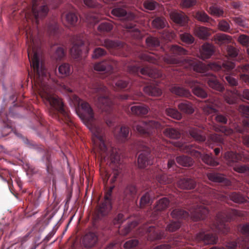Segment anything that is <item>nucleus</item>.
I'll return each mask as SVG.
<instances>
[{"mask_svg": "<svg viewBox=\"0 0 249 249\" xmlns=\"http://www.w3.org/2000/svg\"><path fill=\"white\" fill-rule=\"evenodd\" d=\"M60 0H33L32 13L26 12L25 18L26 22L24 24L26 36L28 57L31 66L36 74L34 77L35 88L38 91L45 104L52 109H64L61 100L56 95L53 88L48 84L49 74L44 64L39 59L40 40L36 37V26L40 19L45 17L48 12L47 4H58Z\"/></svg>", "mask_w": 249, "mask_h": 249, "instance_id": "nucleus-1", "label": "nucleus"}, {"mask_svg": "<svg viewBox=\"0 0 249 249\" xmlns=\"http://www.w3.org/2000/svg\"><path fill=\"white\" fill-rule=\"evenodd\" d=\"M164 61L169 64H178L179 66L184 67H189L197 72L200 73L202 76H205L203 80L206 81L209 86L218 91H222L224 89L223 86L217 80L215 76L208 72V70L214 71H222L225 72H230L235 67V64L231 62H225L221 64L213 62L206 65L201 62L195 60H187L180 62L178 60L170 56H166L163 58Z\"/></svg>", "mask_w": 249, "mask_h": 249, "instance_id": "nucleus-2", "label": "nucleus"}, {"mask_svg": "<svg viewBox=\"0 0 249 249\" xmlns=\"http://www.w3.org/2000/svg\"><path fill=\"white\" fill-rule=\"evenodd\" d=\"M90 130L94 136L93 141L96 158L101 161H107L110 165L117 164L120 159L119 156L116 148H114L111 144L105 142L103 129L96 126H92Z\"/></svg>", "mask_w": 249, "mask_h": 249, "instance_id": "nucleus-3", "label": "nucleus"}, {"mask_svg": "<svg viewBox=\"0 0 249 249\" xmlns=\"http://www.w3.org/2000/svg\"><path fill=\"white\" fill-rule=\"evenodd\" d=\"M189 211L190 214L186 211L176 209L172 212L171 215L173 218L176 219L186 218L190 215L194 220L197 221L204 219L209 213L208 208L202 205Z\"/></svg>", "mask_w": 249, "mask_h": 249, "instance_id": "nucleus-4", "label": "nucleus"}, {"mask_svg": "<svg viewBox=\"0 0 249 249\" xmlns=\"http://www.w3.org/2000/svg\"><path fill=\"white\" fill-rule=\"evenodd\" d=\"M175 145L176 146L179 147L180 150L183 152L190 153L191 155L196 158L201 159L203 162L208 165L214 166L218 164L211 156L208 154H201L196 150L192 149V146L191 145L187 144H180L178 142L176 143Z\"/></svg>", "mask_w": 249, "mask_h": 249, "instance_id": "nucleus-5", "label": "nucleus"}, {"mask_svg": "<svg viewBox=\"0 0 249 249\" xmlns=\"http://www.w3.org/2000/svg\"><path fill=\"white\" fill-rule=\"evenodd\" d=\"M114 187V186L110 187L109 189L105 195L104 202L97 209L96 214L98 218L107 215L111 210V196Z\"/></svg>", "mask_w": 249, "mask_h": 249, "instance_id": "nucleus-6", "label": "nucleus"}, {"mask_svg": "<svg viewBox=\"0 0 249 249\" xmlns=\"http://www.w3.org/2000/svg\"><path fill=\"white\" fill-rule=\"evenodd\" d=\"M71 100L73 103V106L76 109L77 108H81L84 113V117L89 121L92 120L93 118L92 109L88 103L83 102L78 96L76 95L73 96ZM76 111L77 114L80 116L76 109Z\"/></svg>", "mask_w": 249, "mask_h": 249, "instance_id": "nucleus-7", "label": "nucleus"}, {"mask_svg": "<svg viewBox=\"0 0 249 249\" xmlns=\"http://www.w3.org/2000/svg\"><path fill=\"white\" fill-rule=\"evenodd\" d=\"M162 127L161 124L155 121L148 122H142L136 126V130L140 134H149L153 132V129H160Z\"/></svg>", "mask_w": 249, "mask_h": 249, "instance_id": "nucleus-8", "label": "nucleus"}, {"mask_svg": "<svg viewBox=\"0 0 249 249\" xmlns=\"http://www.w3.org/2000/svg\"><path fill=\"white\" fill-rule=\"evenodd\" d=\"M221 103L219 100L213 98L210 99L205 102L203 107L204 112L208 114H215L217 112V108L220 107Z\"/></svg>", "mask_w": 249, "mask_h": 249, "instance_id": "nucleus-9", "label": "nucleus"}, {"mask_svg": "<svg viewBox=\"0 0 249 249\" xmlns=\"http://www.w3.org/2000/svg\"><path fill=\"white\" fill-rule=\"evenodd\" d=\"M196 239L198 241H202L205 244H214L217 243V236L204 232H200L196 235Z\"/></svg>", "mask_w": 249, "mask_h": 249, "instance_id": "nucleus-10", "label": "nucleus"}, {"mask_svg": "<svg viewBox=\"0 0 249 249\" xmlns=\"http://www.w3.org/2000/svg\"><path fill=\"white\" fill-rule=\"evenodd\" d=\"M185 83L192 89L193 93L196 96L202 98L207 97V93L204 90L199 87L198 83L196 81L188 80L186 81Z\"/></svg>", "mask_w": 249, "mask_h": 249, "instance_id": "nucleus-11", "label": "nucleus"}, {"mask_svg": "<svg viewBox=\"0 0 249 249\" xmlns=\"http://www.w3.org/2000/svg\"><path fill=\"white\" fill-rule=\"evenodd\" d=\"M229 220V218H224L221 217V215H218L217 216V219L216 222V224L213 225L211 229L213 231H218V232H222L223 233H226L228 231V227L225 223V222L228 221Z\"/></svg>", "mask_w": 249, "mask_h": 249, "instance_id": "nucleus-12", "label": "nucleus"}, {"mask_svg": "<svg viewBox=\"0 0 249 249\" xmlns=\"http://www.w3.org/2000/svg\"><path fill=\"white\" fill-rule=\"evenodd\" d=\"M62 20L64 24L66 26L73 27L76 25L78 21V17L75 13L68 12L65 14H62Z\"/></svg>", "mask_w": 249, "mask_h": 249, "instance_id": "nucleus-13", "label": "nucleus"}, {"mask_svg": "<svg viewBox=\"0 0 249 249\" xmlns=\"http://www.w3.org/2000/svg\"><path fill=\"white\" fill-rule=\"evenodd\" d=\"M170 17L174 22L180 25H184L188 22L187 17L182 13L172 11L170 13Z\"/></svg>", "mask_w": 249, "mask_h": 249, "instance_id": "nucleus-14", "label": "nucleus"}, {"mask_svg": "<svg viewBox=\"0 0 249 249\" xmlns=\"http://www.w3.org/2000/svg\"><path fill=\"white\" fill-rule=\"evenodd\" d=\"M214 47L210 44L205 43L200 51L199 57L202 59L209 58L214 53Z\"/></svg>", "mask_w": 249, "mask_h": 249, "instance_id": "nucleus-15", "label": "nucleus"}, {"mask_svg": "<svg viewBox=\"0 0 249 249\" xmlns=\"http://www.w3.org/2000/svg\"><path fill=\"white\" fill-rule=\"evenodd\" d=\"M111 13L114 16L118 18L125 17L124 18L127 21H131L135 18V15L131 13L127 14L125 10L120 8L113 9L111 11Z\"/></svg>", "mask_w": 249, "mask_h": 249, "instance_id": "nucleus-16", "label": "nucleus"}, {"mask_svg": "<svg viewBox=\"0 0 249 249\" xmlns=\"http://www.w3.org/2000/svg\"><path fill=\"white\" fill-rule=\"evenodd\" d=\"M97 240V236L95 233L89 232L84 236L83 244L86 248H91L95 245Z\"/></svg>", "mask_w": 249, "mask_h": 249, "instance_id": "nucleus-17", "label": "nucleus"}, {"mask_svg": "<svg viewBox=\"0 0 249 249\" xmlns=\"http://www.w3.org/2000/svg\"><path fill=\"white\" fill-rule=\"evenodd\" d=\"M73 45L71 49V54L74 58H78L80 55L79 47L83 44V40L79 37H76L73 41Z\"/></svg>", "mask_w": 249, "mask_h": 249, "instance_id": "nucleus-18", "label": "nucleus"}, {"mask_svg": "<svg viewBox=\"0 0 249 249\" xmlns=\"http://www.w3.org/2000/svg\"><path fill=\"white\" fill-rule=\"evenodd\" d=\"M241 96L238 90L234 89L233 91H227L224 98L227 103L233 104L237 102V98Z\"/></svg>", "mask_w": 249, "mask_h": 249, "instance_id": "nucleus-19", "label": "nucleus"}, {"mask_svg": "<svg viewBox=\"0 0 249 249\" xmlns=\"http://www.w3.org/2000/svg\"><path fill=\"white\" fill-rule=\"evenodd\" d=\"M194 34L196 36L202 39H207L211 34L210 29L203 26L196 27L194 30Z\"/></svg>", "mask_w": 249, "mask_h": 249, "instance_id": "nucleus-20", "label": "nucleus"}, {"mask_svg": "<svg viewBox=\"0 0 249 249\" xmlns=\"http://www.w3.org/2000/svg\"><path fill=\"white\" fill-rule=\"evenodd\" d=\"M100 173L104 181H107L110 177H112L110 179V182L113 183L115 181L116 179L119 175V172L117 170H114L113 171L112 174L111 175H109L108 172H107L105 169L103 168H101Z\"/></svg>", "mask_w": 249, "mask_h": 249, "instance_id": "nucleus-21", "label": "nucleus"}, {"mask_svg": "<svg viewBox=\"0 0 249 249\" xmlns=\"http://www.w3.org/2000/svg\"><path fill=\"white\" fill-rule=\"evenodd\" d=\"M98 107L103 111H107L112 104L111 101L107 98L105 97H99L96 103Z\"/></svg>", "mask_w": 249, "mask_h": 249, "instance_id": "nucleus-22", "label": "nucleus"}, {"mask_svg": "<svg viewBox=\"0 0 249 249\" xmlns=\"http://www.w3.org/2000/svg\"><path fill=\"white\" fill-rule=\"evenodd\" d=\"M141 73L144 75H147L149 77L154 79L160 77V72L156 69H152L149 67H145L141 70Z\"/></svg>", "mask_w": 249, "mask_h": 249, "instance_id": "nucleus-23", "label": "nucleus"}, {"mask_svg": "<svg viewBox=\"0 0 249 249\" xmlns=\"http://www.w3.org/2000/svg\"><path fill=\"white\" fill-rule=\"evenodd\" d=\"M94 70L98 71H105L108 72L112 69V67L108 62L103 61L95 64L94 66Z\"/></svg>", "mask_w": 249, "mask_h": 249, "instance_id": "nucleus-24", "label": "nucleus"}, {"mask_svg": "<svg viewBox=\"0 0 249 249\" xmlns=\"http://www.w3.org/2000/svg\"><path fill=\"white\" fill-rule=\"evenodd\" d=\"M214 41L218 45H222L231 42V37L224 34H218L214 36Z\"/></svg>", "mask_w": 249, "mask_h": 249, "instance_id": "nucleus-25", "label": "nucleus"}, {"mask_svg": "<svg viewBox=\"0 0 249 249\" xmlns=\"http://www.w3.org/2000/svg\"><path fill=\"white\" fill-rule=\"evenodd\" d=\"M224 158L229 165H231L232 163L240 160H242L240 155L237 154L233 152H228L225 153Z\"/></svg>", "mask_w": 249, "mask_h": 249, "instance_id": "nucleus-26", "label": "nucleus"}, {"mask_svg": "<svg viewBox=\"0 0 249 249\" xmlns=\"http://www.w3.org/2000/svg\"><path fill=\"white\" fill-rule=\"evenodd\" d=\"M189 132L190 136L197 141L203 142L205 140V136L202 134L201 132L196 128H190Z\"/></svg>", "mask_w": 249, "mask_h": 249, "instance_id": "nucleus-27", "label": "nucleus"}, {"mask_svg": "<svg viewBox=\"0 0 249 249\" xmlns=\"http://www.w3.org/2000/svg\"><path fill=\"white\" fill-rule=\"evenodd\" d=\"M178 185L182 189H192L194 188L195 182L192 179H182L178 181Z\"/></svg>", "mask_w": 249, "mask_h": 249, "instance_id": "nucleus-28", "label": "nucleus"}, {"mask_svg": "<svg viewBox=\"0 0 249 249\" xmlns=\"http://www.w3.org/2000/svg\"><path fill=\"white\" fill-rule=\"evenodd\" d=\"M153 163V161L148 159L147 155L145 153H141L138 157V164L140 168H144L147 165L152 164Z\"/></svg>", "mask_w": 249, "mask_h": 249, "instance_id": "nucleus-29", "label": "nucleus"}, {"mask_svg": "<svg viewBox=\"0 0 249 249\" xmlns=\"http://www.w3.org/2000/svg\"><path fill=\"white\" fill-rule=\"evenodd\" d=\"M144 92L151 96H159L161 94V90L157 86H147L144 88Z\"/></svg>", "mask_w": 249, "mask_h": 249, "instance_id": "nucleus-30", "label": "nucleus"}, {"mask_svg": "<svg viewBox=\"0 0 249 249\" xmlns=\"http://www.w3.org/2000/svg\"><path fill=\"white\" fill-rule=\"evenodd\" d=\"M123 26L128 30V31L130 33L131 35L134 38L138 39L142 38V35L140 31L136 27H134L131 23L124 24Z\"/></svg>", "mask_w": 249, "mask_h": 249, "instance_id": "nucleus-31", "label": "nucleus"}, {"mask_svg": "<svg viewBox=\"0 0 249 249\" xmlns=\"http://www.w3.org/2000/svg\"><path fill=\"white\" fill-rule=\"evenodd\" d=\"M209 14L216 17H222L224 16L223 9L215 5L211 6L207 10Z\"/></svg>", "mask_w": 249, "mask_h": 249, "instance_id": "nucleus-32", "label": "nucleus"}, {"mask_svg": "<svg viewBox=\"0 0 249 249\" xmlns=\"http://www.w3.org/2000/svg\"><path fill=\"white\" fill-rule=\"evenodd\" d=\"M170 90L172 93L180 96L188 97L190 95V92L188 90L185 89L178 86H174L172 87L171 88Z\"/></svg>", "mask_w": 249, "mask_h": 249, "instance_id": "nucleus-33", "label": "nucleus"}, {"mask_svg": "<svg viewBox=\"0 0 249 249\" xmlns=\"http://www.w3.org/2000/svg\"><path fill=\"white\" fill-rule=\"evenodd\" d=\"M131 110L133 114L136 115H145L148 113L149 108L145 106H134L131 107Z\"/></svg>", "mask_w": 249, "mask_h": 249, "instance_id": "nucleus-34", "label": "nucleus"}, {"mask_svg": "<svg viewBox=\"0 0 249 249\" xmlns=\"http://www.w3.org/2000/svg\"><path fill=\"white\" fill-rule=\"evenodd\" d=\"M178 108L182 112L191 114L194 111V109L192 105L188 101H183L178 105Z\"/></svg>", "mask_w": 249, "mask_h": 249, "instance_id": "nucleus-35", "label": "nucleus"}, {"mask_svg": "<svg viewBox=\"0 0 249 249\" xmlns=\"http://www.w3.org/2000/svg\"><path fill=\"white\" fill-rule=\"evenodd\" d=\"M224 138L222 136L217 134L211 135L208 140V144L211 146L213 144L214 145H219L223 143Z\"/></svg>", "mask_w": 249, "mask_h": 249, "instance_id": "nucleus-36", "label": "nucleus"}, {"mask_svg": "<svg viewBox=\"0 0 249 249\" xmlns=\"http://www.w3.org/2000/svg\"><path fill=\"white\" fill-rule=\"evenodd\" d=\"M177 161L179 164L186 167H189L193 164L192 159L184 156L178 157Z\"/></svg>", "mask_w": 249, "mask_h": 249, "instance_id": "nucleus-37", "label": "nucleus"}, {"mask_svg": "<svg viewBox=\"0 0 249 249\" xmlns=\"http://www.w3.org/2000/svg\"><path fill=\"white\" fill-rule=\"evenodd\" d=\"M152 24L154 28L162 29L166 26L167 22L164 18L158 17L153 20Z\"/></svg>", "mask_w": 249, "mask_h": 249, "instance_id": "nucleus-38", "label": "nucleus"}, {"mask_svg": "<svg viewBox=\"0 0 249 249\" xmlns=\"http://www.w3.org/2000/svg\"><path fill=\"white\" fill-rule=\"evenodd\" d=\"M163 133L165 136L171 139H178L180 136V132L178 130L173 128L166 129Z\"/></svg>", "mask_w": 249, "mask_h": 249, "instance_id": "nucleus-39", "label": "nucleus"}, {"mask_svg": "<svg viewBox=\"0 0 249 249\" xmlns=\"http://www.w3.org/2000/svg\"><path fill=\"white\" fill-rule=\"evenodd\" d=\"M59 73L62 76H68L71 73V68L70 65L67 63H63L58 67Z\"/></svg>", "mask_w": 249, "mask_h": 249, "instance_id": "nucleus-40", "label": "nucleus"}, {"mask_svg": "<svg viewBox=\"0 0 249 249\" xmlns=\"http://www.w3.org/2000/svg\"><path fill=\"white\" fill-rule=\"evenodd\" d=\"M154 229L155 228L153 226H150L148 228H145V230L147 232H152L154 234V237L150 239L151 240L160 239L165 236L164 232H159L158 231H156Z\"/></svg>", "mask_w": 249, "mask_h": 249, "instance_id": "nucleus-41", "label": "nucleus"}, {"mask_svg": "<svg viewBox=\"0 0 249 249\" xmlns=\"http://www.w3.org/2000/svg\"><path fill=\"white\" fill-rule=\"evenodd\" d=\"M169 203V200L167 198L164 197L160 199L159 200L155 207V211L156 212L164 210L168 207Z\"/></svg>", "mask_w": 249, "mask_h": 249, "instance_id": "nucleus-42", "label": "nucleus"}, {"mask_svg": "<svg viewBox=\"0 0 249 249\" xmlns=\"http://www.w3.org/2000/svg\"><path fill=\"white\" fill-rule=\"evenodd\" d=\"M213 129L216 132H221L227 136L231 135L233 133V131L231 129L226 128L225 126H219L215 124L213 126Z\"/></svg>", "mask_w": 249, "mask_h": 249, "instance_id": "nucleus-43", "label": "nucleus"}, {"mask_svg": "<svg viewBox=\"0 0 249 249\" xmlns=\"http://www.w3.org/2000/svg\"><path fill=\"white\" fill-rule=\"evenodd\" d=\"M171 53L175 55H181L187 54V51L178 45H173L170 49Z\"/></svg>", "mask_w": 249, "mask_h": 249, "instance_id": "nucleus-44", "label": "nucleus"}, {"mask_svg": "<svg viewBox=\"0 0 249 249\" xmlns=\"http://www.w3.org/2000/svg\"><path fill=\"white\" fill-rule=\"evenodd\" d=\"M207 177L209 180L215 182H222L225 179L224 177L221 175L213 173L208 174Z\"/></svg>", "mask_w": 249, "mask_h": 249, "instance_id": "nucleus-45", "label": "nucleus"}, {"mask_svg": "<svg viewBox=\"0 0 249 249\" xmlns=\"http://www.w3.org/2000/svg\"><path fill=\"white\" fill-rule=\"evenodd\" d=\"M166 112L168 116L177 120H180L182 117L181 114L175 109L167 108Z\"/></svg>", "mask_w": 249, "mask_h": 249, "instance_id": "nucleus-46", "label": "nucleus"}, {"mask_svg": "<svg viewBox=\"0 0 249 249\" xmlns=\"http://www.w3.org/2000/svg\"><path fill=\"white\" fill-rule=\"evenodd\" d=\"M97 45H102L105 46L108 49L115 48L118 46H119V43L115 41H113L112 40L109 39H106L104 41V42H101L100 43H98Z\"/></svg>", "mask_w": 249, "mask_h": 249, "instance_id": "nucleus-47", "label": "nucleus"}, {"mask_svg": "<svg viewBox=\"0 0 249 249\" xmlns=\"http://www.w3.org/2000/svg\"><path fill=\"white\" fill-rule=\"evenodd\" d=\"M181 40L188 44H191L194 42V37L189 33H185L180 35Z\"/></svg>", "mask_w": 249, "mask_h": 249, "instance_id": "nucleus-48", "label": "nucleus"}, {"mask_svg": "<svg viewBox=\"0 0 249 249\" xmlns=\"http://www.w3.org/2000/svg\"><path fill=\"white\" fill-rule=\"evenodd\" d=\"M195 18L201 22H208L211 18L204 11L197 12L196 14Z\"/></svg>", "mask_w": 249, "mask_h": 249, "instance_id": "nucleus-49", "label": "nucleus"}, {"mask_svg": "<svg viewBox=\"0 0 249 249\" xmlns=\"http://www.w3.org/2000/svg\"><path fill=\"white\" fill-rule=\"evenodd\" d=\"M113 28L112 23L108 22L101 23L98 26V29L101 32H109Z\"/></svg>", "mask_w": 249, "mask_h": 249, "instance_id": "nucleus-50", "label": "nucleus"}, {"mask_svg": "<svg viewBox=\"0 0 249 249\" xmlns=\"http://www.w3.org/2000/svg\"><path fill=\"white\" fill-rule=\"evenodd\" d=\"M152 198L150 196L149 193H145L141 198L140 200V207H143L145 205L150 203Z\"/></svg>", "mask_w": 249, "mask_h": 249, "instance_id": "nucleus-51", "label": "nucleus"}, {"mask_svg": "<svg viewBox=\"0 0 249 249\" xmlns=\"http://www.w3.org/2000/svg\"><path fill=\"white\" fill-rule=\"evenodd\" d=\"M229 197L231 200L236 203H242L246 200V199L242 196L236 193H233L230 195Z\"/></svg>", "mask_w": 249, "mask_h": 249, "instance_id": "nucleus-52", "label": "nucleus"}, {"mask_svg": "<svg viewBox=\"0 0 249 249\" xmlns=\"http://www.w3.org/2000/svg\"><path fill=\"white\" fill-rule=\"evenodd\" d=\"M138 244V241L136 239H131L126 242L124 245L125 249H135Z\"/></svg>", "mask_w": 249, "mask_h": 249, "instance_id": "nucleus-53", "label": "nucleus"}, {"mask_svg": "<svg viewBox=\"0 0 249 249\" xmlns=\"http://www.w3.org/2000/svg\"><path fill=\"white\" fill-rule=\"evenodd\" d=\"M146 43L149 47H156L160 45V41L158 38L151 36L147 38Z\"/></svg>", "mask_w": 249, "mask_h": 249, "instance_id": "nucleus-54", "label": "nucleus"}, {"mask_svg": "<svg viewBox=\"0 0 249 249\" xmlns=\"http://www.w3.org/2000/svg\"><path fill=\"white\" fill-rule=\"evenodd\" d=\"M180 227V223L178 222H171L166 227V231L170 232L174 231L178 229Z\"/></svg>", "mask_w": 249, "mask_h": 249, "instance_id": "nucleus-55", "label": "nucleus"}, {"mask_svg": "<svg viewBox=\"0 0 249 249\" xmlns=\"http://www.w3.org/2000/svg\"><path fill=\"white\" fill-rule=\"evenodd\" d=\"M197 0H182L180 6L183 8H189L196 4Z\"/></svg>", "mask_w": 249, "mask_h": 249, "instance_id": "nucleus-56", "label": "nucleus"}, {"mask_svg": "<svg viewBox=\"0 0 249 249\" xmlns=\"http://www.w3.org/2000/svg\"><path fill=\"white\" fill-rule=\"evenodd\" d=\"M228 55L231 58L236 57L238 54V51L231 46H228L227 48Z\"/></svg>", "mask_w": 249, "mask_h": 249, "instance_id": "nucleus-57", "label": "nucleus"}, {"mask_svg": "<svg viewBox=\"0 0 249 249\" xmlns=\"http://www.w3.org/2000/svg\"><path fill=\"white\" fill-rule=\"evenodd\" d=\"M238 42L244 46H248L249 44V36L246 35H241L238 38Z\"/></svg>", "mask_w": 249, "mask_h": 249, "instance_id": "nucleus-58", "label": "nucleus"}, {"mask_svg": "<svg viewBox=\"0 0 249 249\" xmlns=\"http://www.w3.org/2000/svg\"><path fill=\"white\" fill-rule=\"evenodd\" d=\"M157 5V3L154 0H150L145 1L143 3L144 7L149 10H154Z\"/></svg>", "mask_w": 249, "mask_h": 249, "instance_id": "nucleus-59", "label": "nucleus"}, {"mask_svg": "<svg viewBox=\"0 0 249 249\" xmlns=\"http://www.w3.org/2000/svg\"><path fill=\"white\" fill-rule=\"evenodd\" d=\"M218 28L223 32H228L230 28L229 24L225 20H222L218 23Z\"/></svg>", "mask_w": 249, "mask_h": 249, "instance_id": "nucleus-60", "label": "nucleus"}, {"mask_svg": "<svg viewBox=\"0 0 249 249\" xmlns=\"http://www.w3.org/2000/svg\"><path fill=\"white\" fill-rule=\"evenodd\" d=\"M234 21L240 26L246 27L247 26V20L243 16H241L234 18Z\"/></svg>", "mask_w": 249, "mask_h": 249, "instance_id": "nucleus-61", "label": "nucleus"}, {"mask_svg": "<svg viewBox=\"0 0 249 249\" xmlns=\"http://www.w3.org/2000/svg\"><path fill=\"white\" fill-rule=\"evenodd\" d=\"M142 58L152 63H157L158 62V56H155L153 54H144L142 56Z\"/></svg>", "mask_w": 249, "mask_h": 249, "instance_id": "nucleus-62", "label": "nucleus"}, {"mask_svg": "<svg viewBox=\"0 0 249 249\" xmlns=\"http://www.w3.org/2000/svg\"><path fill=\"white\" fill-rule=\"evenodd\" d=\"M128 127L125 126H122L120 129V132L119 137L120 139L125 140L128 137Z\"/></svg>", "mask_w": 249, "mask_h": 249, "instance_id": "nucleus-63", "label": "nucleus"}, {"mask_svg": "<svg viewBox=\"0 0 249 249\" xmlns=\"http://www.w3.org/2000/svg\"><path fill=\"white\" fill-rule=\"evenodd\" d=\"M157 179L160 184H168L171 182V178L164 174L157 177Z\"/></svg>", "mask_w": 249, "mask_h": 249, "instance_id": "nucleus-64", "label": "nucleus"}]
</instances>
